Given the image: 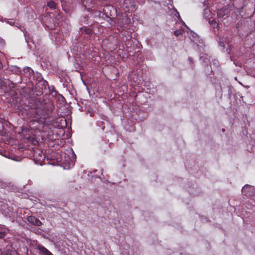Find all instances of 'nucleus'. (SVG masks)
<instances>
[{"label":"nucleus","mask_w":255,"mask_h":255,"mask_svg":"<svg viewBox=\"0 0 255 255\" xmlns=\"http://www.w3.org/2000/svg\"><path fill=\"white\" fill-rule=\"evenodd\" d=\"M37 249L39 251V255H53L50 251L43 246H38Z\"/></svg>","instance_id":"5"},{"label":"nucleus","mask_w":255,"mask_h":255,"mask_svg":"<svg viewBox=\"0 0 255 255\" xmlns=\"http://www.w3.org/2000/svg\"><path fill=\"white\" fill-rule=\"evenodd\" d=\"M227 13V10L225 9H220L217 12V15L219 17L223 18Z\"/></svg>","instance_id":"9"},{"label":"nucleus","mask_w":255,"mask_h":255,"mask_svg":"<svg viewBox=\"0 0 255 255\" xmlns=\"http://www.w3.org/2000/svg\"><path fill=\"white\" fill-rule=\"evenodd\" d=\"M10 70L12 72L17 75H20L21 73L20 68L17 66H11Z\"/></svg>","instance_id":"11"},{"label":"nucleus","mask_w":255,"mask_h":255,"mask_svg":"<svg viewBox=\"0 0 255 255\" xmlns=\"http://www.w3.org/2000/svg\"><path fill=\"white\" fill-rule=\"evenodd\" d=\"M189 60L190 61H191V58H189Z\"/></svg>","instance_id":"23"},{"label":"nucleus","mask_w":255,"mask_h":255,"mask_svg":"<svg viewBox=\"0 0 255 255\" xmlns=\"http://www.w3.org/2000/svg\"><path fill=\"white\" fill-rule=\"evenodd\" d=\"M47 5L51 8H55L56 7V3L52 0L48 2Z\"/></svg>","instance_id":"15"},{"label":"nucleus","mask_w":255,"mask_h":255,"mask_svg":"<svg viewBox=\"0 0 255 255\" xmlns=\"http://www.w3.org/2000/svg\"><path fill=\"white\" fill-rule=\"evenodd\" d=\"M210 23L214 27L218 28L219 26V23H217L215 19L210 21Z\"/></svg>","instance_id":"16"},{"label":"nucleus","mask_w":255,"mask_h":255,"mask_svg":"<svg viewBox=\"0 0 255 255\" xmlns=\"http://www.w3.org/2000/svg\"><path fill=\"white\" fill-rule=\"evenodd\" d=\"M37 102L38 103H41V104L39 106L35 108L34 113L35 118L45 119L50 117L52 110L51 104L42 103L43 100L41 99H37L36 102Z\"/></svg>","instance_id":"1"},{"label":"nucleus","mask_w":255,"mask_h":255,"mask_svg":"<svg viewBox=\"0 0 255 255\" xmlns=\"http://www.w3.org/2000/svg\"><path fill=\"white\" fill-rule=\"evenodd\" d=\"M1 151V149L0 148V152Z\"/></svg>","instance_id":"24"},{"label":"nucleus","mask_w":255,"mask_h":255,"mask_svg":"<svg viewBox=\"0 0 255 255\" xmlns=\"http://www.w3.org/2000/svg\"><path fill=\"white\" fill-rule=\"evenodd\" d=\"M182 33H183L182 30H176L174 31V34L176 36H178L179 35H181Z\"/></svg>","instance_id":"19"},{"label":"nucleus","mask_w":255,"mask_h":255,"mask_svg":"<svg viewBox=\"0 0 255 255\" xmlns=\"http://www.w3.org/2000/svg\"><path fill=\"white\" fill-rule=\"evenodd\" d=\"M229 39L227 37H220L219 39V45L223 48H227L229 46Z\"/></svg>","instance_id":"7"},{"label":"nucleus","mask_w":255,"mask_h":255,"mask_svg":"<svg viewBox=\"0 0 255 255\" xmlns=\"http://www.w3.org/2000/svg\"><path fill=\"white\" fill-rule=\"evenodd\" d=\"M81 3L85 9L90 11L92 10L94 1L93 0H81Z\"/></svg>","instance_id":"3"},{"label":"nucleus","mask_w":255,"mask_h":255,"mask_svg":"<svg viewBox=\"0 0 255 255\" xmlns=\"http://www.w3.org/2000/svg\"><path fill=\"white\" fill-rule=\"evenodd\" d=\"M33 156L39 161L43 160L44 158V155L43 152L39 149H36L34 151Z\"/></svg>","instance_id":"6"},{"label":"nucleus","mask_w":255,"mask_h":255,"mask_svg":"<svg viewBox=\"0 0 255 255\" xmlns=\"http://www.w3.org/2000/svg\"><path fill=\"white\" fill-rule=\"evenodd\" d=\"M6 22L8 23L9 24L12 25L13 24H14V22H11V21H6Z\"/></svg>","instance_id":"20"},{"label":"nucleus","mask_w":255,"mask_h":255,"mask_svg":"<svg viewBox=\"0 0 255 255\" xmlns=\"http://www.w3.org/2000/svg\"><path fill=\"white\" fill-rule=\"evenodd\" d=\"M1 255H4V254L2 253L1 254ZM10 255V254H9V255Z\"/></svg>","instance_id":"21"},{"label":"nucleus","mask_w":255,"mask_h":255,"mask_svg":"<svg viewBox=\"0 0 255 255\" xmlns=\"http://www.w3.org/2000/svg\"><path fill=\"white\" fill-rule=\"evenodd\" d=\"M87 20V18L86 17H84V20L86 21Z\"/></svg>","instance_id":"22"},{"label":"nucleus","mask_w":255,"mask_h":255,"mask_svg":"<svg viewBox=\"0 0 255 255\" xmlns=\"http://www.w3.org/2000/svg\"><path fill=\"white\" fill-rule=\"evenodd\" d=\"M80 30H84V32L89 35H91L93 33L92 30L88 27H85V28H80Z\"/></svg>","instance_id":"13"},{"label":"nucleus","mask_w":255,"mask_h":255,"mask_svg":"<svg viewBox=\"0 0 255 255\" xmlns=\"http://www.w3.org/2000/svg\"><path fill=\"white\" fill-rule=\"evenodd\" d=\"M255 192V187L254 186L246 184L242 189V193L246 196H252Z\"/></svg>","instance_id":"2"},{"label":"nucleus","mask_w":255,"mask_h":255,"mask_svg":"<svg viewBox=\"0 0 255 255\" xmlns=\"http://www.w3.org/2000/svg\"><path fill=\"white\" fill-rule=\"evenodd\" d=\"M93 15L95 17L100 18L101 17H103L102 15H103V14L101 11L95 10L93 12Z\"/></svg>","instance_id":"14"},{"label":"nucleus","mask_w":255,"mask_h":255,"mask_svg":"<svg viewBox=\"0 0 255 255\" xmlns=\"http://www.w3.org/2000/svg\"><path fill=\"white\" fill-rule=\"evenodd\" d=\"M23 72L25 74H27V77L30 76L31 74H32L33 71V70L28 67H26L23 68Z\"/></svg>","instance_id":"12"},{"label":"nucleus","mask_w":255,"mask_h":255,"mask_svg":"<svg viewBox=\"0 0 255 255\" xmlns=\"http://www.w3.org/2000/svg\"><path fill=\"white\" fill-rule=\"evenodd\" d=\"M97 124L99 126L101 127V128L103 130H104L105 129V122L104 121H99L97 122Z\"/></svg>","instance_id":"17"},{"label":"nucleus","mask_w":255,"mask_h":255,"mask_svg":"<svg viewBox=\"0 0 255 255\" xmlns=\"http://www.w3.org/2000/svg\"><path fill=\"white\" fill-rule=\"evenodd\" d=\"M27 221L29 223L36 226H40L42 223L41 221L34 216H30L27 217Z\"/></svg>","instance_id":"4"},{"label":"nucleus","mask_w":255,"mask_h":255,"mask_svg":"<svg viewBox=\"0 0 255 255\" xmlns=\"http://www.w3.org/2000/svg\"><path fill=\"white\" fill-rule=\"evenodd\" d=\"M8 232V229H7L4 226L0 225V239L3 238Z\"/></svg>","instance_id":"8"},{"label":"nucleus","mask_w":255,"mask_h":255,"mask_svg":"<svg viewBox=\"0 0 255 255\" xmlns=\"http://www.w3.org/2000/svg\"><path fill=\"white\" fill-rule=\"evenodd\" d=\"M24 37H25V39L26 42L27 43V44H28L29 40L30 39V37H29V33H28L27 32H24Z\"/></svg>","instance_id":"18"},{"label":"nucleus","mask_w":255,"mask_h":255,"mask_svg":"<svg viewBox=\"0 0 255 255\" xmlns=\"http://www.w3.org/2000/svg\"><path fill=\"white\" fill-rule=\"evenodd\" d=\"M40 83H41L42 87H41V90L39 91V95H41L43 93L42 90L43 89H46L47 86H48V82L46 80L42 79L39 81Z\"/></svg>","instance_id":"10"}]
</instances>
